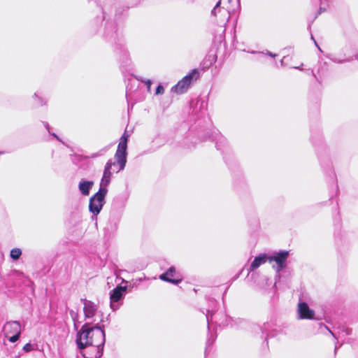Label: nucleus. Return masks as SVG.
I'll return each mask as SVG.
<instances>
[{"mask_svg": "<svg viewBox=\"0 0 358 358\" xmlns=\"http://www.w3.org/2000/svg\"><path fill=\"white\" fill-rule=\"evenodd\" d=\"M213 343V341H210V338H208L207 340V345H210Z\"/></svg>", "mask_w": 358, "mask_h": 358, "instance_id": "nucleus-32", "label": "nucleus"}, {"mask_svg": "<svg viewBox=\"0 0 358 358\" xmlns=\"http://www.w3.org/2000/svg\"><path fill=\"white\" fill-rule=\"evenodd\" d=\"M268 261V255L266 254H261L259 256L256 257L250 266V271H254L255 269L259 267L262 264L266 263Z\"/></svg>", "mask_w": 358, "mask_h": 358, "instance_id": "nucleus-14", "label": "nucleus"}, {"mask_svg": "<svg viewBox=\"0 0 358 358\" xmlns=\"http://www.w3.org/2000/svg\"><path fill=\"white\" fill-rule=\"evenodd\" d=\"M127 289V286H117L110 292V306L113 309V310H116L120 308V305L117 303V302L122 299V298L126 293Z\"/></svg>", "mask_w": 358, "mask_h": 358, "instance_id": "nucleus-5", "label": "nucleus"}, {"mask_svg": "<svg viewBox=\"0 0 358 358\" xmlns=\"http://www.w3.org/2000/svg\"><path fill=\"white\" fill-rule=\"evenodd\" d=\"M164 92V87L162 85H159L156 89L155 94L156 95L163 94Z\"/></svg>", "mask_w": 358, "mask_h": 358, "instance_id": "nucleus-22", "label": "nucleus"}, {"mask_svg": "<svg viewBox=\"0 0 358 358\" xmlns=\"http://www.w3.org/2000/svg\"><path fill=\"white\" fill-rule=\"evenodd\" d=\"M267 326H268V323L264 324V326L262 327V331L263 333H264L265 331H266L268 330Z\"/></svg>", "mask_w": 358, "mask_h": 358, "instance_id": "nucleus-28", "label": "nucleus"}, {"mask_svg": "<svg viewBox=\"0 0 358 358\" xmlns=\"http://www.w3.org/2000/svg\"><path fill=\"white\" fill-rule=\"evenodd\" d=\"M33 99L36 101V102L38 104H43V101L42 100V99L39 96L38 94V93H34V94L33 95Z\"/></svg>", "mask_w": 358, "mask_h": 358, "instance_id": "nucleus-21", "label": "nucleus"}, {"mask_svg": "<svg viewBox=\"0 0 358 358\" xmlns=\"http://www.w3.org/2000/svg\"><path fill=\"white\" fill-rule=\"evenodd\" d=\"M126 95H127V99H128V100H129V99H131V94H129V93H128V92H127V94H126Z\"/></svg>", "mask_w": 358, "mask_h": 358, "instance_id": "nucleus-33", "label": "nucleus"}, {"mask_svg": "<svg viewBox=\"0 0 358 358\" xmlns=\"http://www.w3.org/2000/svg\"><path fill=\"white\" fill-rule=\"evenodd\" d=\"M23 350L25 352H29L31 350V345L30 343H27L24 345Z\"/></svg>", "mask_w": 358, "mask_h": 358, "instance_id": "nucleus-26", "label": "nucleus"}, {"mask_svg": "<svg viewBox=\"0 0 358 358\" xmlns=\"http://www.w3.org/2000/svg\"><path fill=\"white\" fill-rule=\"evenodd\" d=\"M44 127H45V129L48 131V132H50V126H49V124L48 122H44Z\"/></svg>", "mask_w": 358, "mask_h": 358, "instance_id": "nucleus-30", "label": "nucleus"}, {"mask_svg": "<svg viewBox=\"0 0 358 358\" xmlns=\"http://www.w3.org/2000/svg\"><path fill=\"white\" fill-rule=\"evenodd\" d=\"M350 330H349L348 329H346V335H349L350 334Z\"/></svg>", "mask_w": 358, "mask_h": 358, "instance_id": "nucleus-34", "label": "nucleus"}, {"mask_svg": "<svg viewBox=\"0 0 358 358\" xmlns=\"http://www.w3.org/2000/svg\"><path fill=\"white\" fill-rule=\"evenodd\" d=\"M198 103H201V105H202V104H203V101L202 102L197 101V104Z\"/></svg>", "mask_w": 358, "mask_h": 358, "instance_id": "nucleus-35", "label": "nucleus"}, {"mask_svg": "<svg viewBox=\"0 0 358 358\" xmlns=\"http://www.w3.org/2000/svg\"><path fill=\"white\" fill-rule=\"evenodd\" d=\"M107 193L104 190H99L90 199L89 210L94 215H97L101 210L105 201Z\"/></svg>", "mask_w": 358, "mask_h": 358, "instance_id": "nucleus-3", "label": "nucleus"}, {"mask_svg": "<svg viewBox=\"0 0 358 358\" xmlns=\"http://www.w3.org/2000/svg\"><path fill=\"white\" fill-rule=\"evenodd\" d=\"M3 152H1V151H0V155H1V154H3Z\"/></svg>", "mask_w": 358, "mask_h": 358, "instance_id": "nucleus-37", "label": "nucleus"}, {"mask_svg": "<svg viewBox=\"0 0 358 358\" xmlns=\"http://www.w3.org/2000/svg\"><path fill=\"white\" fill-rule=\"evenodd\" d=\"M22 255V250L20 248H13L10 251V256L12 259L17 260Z\"/></svg>", "mask_w": 358, "mask_h": 358, "instance_id": "nucleus-17", "label": "nucleus"}, {"mask_svg": "<svg viewBox=\"0 0 358 358\" xmlns=\"http://www.w3.org/2000/svg\"><path fill=\"white\" fill-rule=\"evenodd\" d=\"M215 316V322L218 324L219 326H223V327H228L231 326L233 327L232 322L234 320L226 315H224V320L220 321V320L217 319V315L213 314L210 312V310H207V313L206 314V317L208 323V329H210V325L213 324V317Z\"/></svg>", "mask_w": 358, "mask_h": 358, "instance_id": "nucleus-8", "label": "nucleus"}, {"mask_svg": "<svg viewBox=\"0 0 358 358\" xmlns=\"http://www.w3.org/2000/svg\"><path fill=\"white\" fill-rule=\"evenodd\" d=\"M357 59H358V57H357Z\"/></svg>", "mask_w": 358, "mask_h": 358, "instance_id": "nucleus-38", "label": "nucleus"}, {"mask_svg": "<svg viewBox=\"0 0 358 358\" xmlns=\"http://www.w3.org/2000/svg\"><path fill=\"white\" fill-rule=\"evenodd\" d=\"M20 334L15 333V334H13V335L12 336H10L8 338V340L11 343H15L20 338Z\"/></svg>", "mask_w": 358, "mask_h": 358, "instance_id": "nucleus-20", "label": "nucleus"}, {"mask_svg": "<svg viewBox=\"0 0 358 358\" xmlns=\"http://www.w3.org/2000/svg\"><path fill=\"white\" fill-rule=\"evenodd\" d=\"M199 73L197 69H192L187 76L182 78L183 82L189 87L199 78Z\"/></svg>", "mask_w": 358, "mask_h": 358, "instance_id": "nucleus-15", "label": "nucleus"}, {"mask_svg": "<svg viewBox=\"0 0 358 358\" xmlns=\"http://www.w3.org/2000/svg\"><path fill=\"white\" fill-rule=\"evenodd\" d=\"M6 336L10 334L18 333L21 334V326L17 321H11L6 322L3 327Z\"/></svg>", "mask_w": 358, "mask_h": 358, "instance_id": "nucleus-11", "label": "nucleus"}, {"mask_svg": "<svg viewBox=\"0 0 358 358\" xmlns=\"http://www.w3.org/2000/svg\"><path fill=\"white\" fill-rule=\"evenodd\" d=\"M52 136H54L57 140H58L59 141L62 142V143H64L62 142V141L60 139V138L55 133H50V131L49 132Z\"/></svg>", "mask_w": 358, "mask_h": 358, "instance_id": "nucleus-29", "label": "nucleus"}, {"mask_svg": "<svg viewBox=\"0 0 358 358\" xmlns=\"http://www.w3.org/2000/svg\"><path fill=\"white\" fill-rule=\"evenodd\" d=\"M81 301L83 303V312L85 314V317L86 319L92 318L93 317L97 310V306L96 305L89 300H87L85 299H82Z\"/></svg>", "mask_w": 358, "mask_h": 358, "instance_id": "nucleus-10", "label": "nucleus"}, {"mask_svg": "<svg viewBox=\"0 0 358 358\" xmlns=\"http://www.w3.org/2000/svg\"><path fill=\"white\" fill-rule=\"evenodd\" d=\"M331 59L334 62H336V63H343V62H348L350 61L349 59H338L337 57L336 56H334L331 58Z\"/></svg>", "mask_w": 358, "mask_h": 358, "instance_id": "nucleus-23", "label": "nucleus"}, {"mask_svg": "<svg viewBox=\"0 0 358 358\" xmlns=\"http://www.w3.org/2000/svg\"><path fill=\"white\" fill-rule=\"evenodd\" d=\"M321 327H324L326 329H327L329 333L336 338V339H338L337 336H336V334L334 333H333L331 330H329V329L324 324H321Z\"/></svg>", "mask_w": 358, "mask_h": 358, "instance_id": "nucleus-27", "label": "nucleus"}, {"mask_svg": "<svg viewBox=\"0 0 358 358\" xmlns=\"http://www.w3.org/2000/svg\"><path fill=\"white\" fill-rule=\"evenodd\" d=\"M337 349H338V348H337V346L336 345V347H335V352H336Z\"/></svg>", "mask_w": 358, "mask_h": 358, "instance_id": "nucleus-36", "label": "nucleus"}, {"mask_svg": "<svg viewBox=\"0 0 358 358\" xmlns=\"http://www.w3.org/2000/svg\"><path fill=\"white\" fill-rule=\"evenodd\" d=\"M289 256V252L285 250L280 251L279 252H275L272 256H268V262H275V265H273V267L277 273L276 277L280 278V272L286 267L287 265V259Z\"/></svg>", "mask_w": 358, "mask_h": 358, "instance_id": "nucleus-4", "label": "nucleus"}, {"mask_svg": "<svg viewBox=\"0 0 358 358\" xmlns=\"http://www.w3.org/2000/svg\"><path fill=\"white\" fill-rule=\"evenodd\" d=\"M210 138H212V141H215V146L217 150H222V147L227 145L226 139L218 131H214Z\"/></svg>", "mask_w": 358, "mask_h": 358, "instance_id": "nucleus-13", "label": "nucleus"}, {"mask_svg": "<svg viewBox=\"0 0 358 358\" xmlns=\"http://www.w3.org/2000/svg\"><path fill=\"white\" fill-rule=\"evenodd\" d=\"M189 88L187 87L182 80H180L176 85L171 88V91L177 94H182L187 91Z\"/></svg>", "mask_w": 358, "mask_h": 358, "instance_id": "nucleus-16", "label": "nucleus"}, {"mask_svg": "<svg viewBox=\"0 0 358 358\" xmlns=\"http://www.w3.org/2000/svg\"><path fill=\"white\" fill-rule=\"evenodd\" d=\"M93 185L94 182L92 180L82 179L78 184V189L83 196H88Z\"/></svg>", "mask_w": 358, "mask_h": 358, "instance_id": "nucleus-12", "label": "nucleus"}, {"mask_svg": "<svg viewBox=\"0 0 358 358\" xmlns=\"http://www.w3.org/2000/svg\"><path fill=\"white\" fill-rule=\"evenodd\" d=\"M252 53H258V54H266L271 57H276V54H273L271 52H269V51H266V52H252Z\"/></svg>", "mask_w": 358, "mask_h": 358, "instance_id": "nucleus-25", "label": "nucleus"}, {"mask_svg": "<svg viewBox=\"0 0 358 358\" xmlns=\"http://www.w3.org/2000/svg\"><path fill=\"white\" fill-rule=\"evenodd\" d=\"M311 38L313 40V41H314V43H315V45L318 48V49H319L320 50H320V47L318 46V45H317V42L315 41V40L314 39V38H313V36H311Z\"/></svg>", "mask_w": 358, "mask_h": 358, "instance_id": "nucleus-31", "label": "nucleus"}, {"mask_svg": "<svg viewBox=\"0 0 358 358\" xmlns=\"http://www.w3.org/2000/svg\"><path fill=\"white\" fill-rule=\"evenodd\" d=\"M69 314H70L71 317H72V320H73L74 329L76 330H78V313H76L73 310H69Z\"/></svg>", "mask_w": 358, "mask_h": 358, "instance_id": "nucleus-18", "label": "nucleus"}, {"mask_svg": "<svg viewBox=\"0 0 358 358\" xmlns=\"http://www.w3.org/2000/svg\"><path fill=\"white\" fill-rule=\"evenodd\" d=\"M159 279L173 285H178L182 280L181 276L176 273L174 266H171L165 273L161 274Z\"/></svg>", "mask_w": 358, "mask_h": 358, "instance_id": "nucleus-7", "label": "nucleus"}, {"mask_svg": "<svg viewBox=\"0 0 358 358\" xmlns=\"http://www.w3.org/2000/svg\"><path fill=\"white\" fill-rule=\"evenodd\" d=\"M221 1H219L211 11V15L217 17L221 23H226L231 17L228 10L220 6Z\"/></svg>", "mask_w": 358, "mask_h": 358, "instance_id": "nucleus-6", "label": "nucleus"}, {"mask_svg": "<svg viewBox=\"0 0 358 358\" xmlns=\"http://www.w3.org/2000/svg\"><path fill=\"white\" fill-rule=\"evenodd\" d=\"M129 135L125 131L124 133L120 138L116 152L115 154V162L108 160L106 163L100 182L99 190H104L106 193L108 192V185L110 184L112 171L115 173L123 170L126 166L127 157V142Z\"/></svg>", "mask_w": 358, "mask_h": 358, "instance_id": "nucleus-2", "label": "nucleus"}, {"mask_svg": "<svg viewBox=\"0 0 358 358\" xmlns=\"http://www.w3.org/2000/svg\"><path fill=\"white\" fill-rule=\"evenodd\" d=\"M87 348V349L86 350H85L84 352H82V355L84 358L87 357L86 355L91 356L90 355H96L94 350L92 349V345H89Z\"/></svg>", "mask_w": 358, "mask_h": 358, "instance_id": "nucleus-19", "label": "nucleus"}, {"mask_svg": "<svg viewBox=\"0 0 358 358\" xmlns=\"http://www.w3.org/2000/svg\"><path fill=\"white\" fill-rule=\"evenodd\" d=\"M141 80L147 85L148 91L150 92V87H151L152 81L150 80H149V79Z\"/></svg>", "mask_w": 358, "mask_h": 358, "instance_id": "nucleus-24", "label": "nucleus"}, {"mask_svg": "<svg viewBox=\"0 0 358 358\" xmlns=\"http://www.w3.org/2000/svg\"><path fill=\"white\" fill-rule=\"evenodd\" d=\"M104 326L102 327L97 324L91 327L88 322L84 324L80 330H78L76 342L80 350H86L92 345L96 355H86V358H100L103 355V348L106 341Z\"/></svg>", "mask_w": 358, "mask_h": 358, "instance_id": "nucleus-1", "label": "nucleus"}, {"mask_svg": "<svg viewBox=\"0 0 358 358\" xmlns=\"http://www.w3.org/2000/svg\"><path fill=\"white\" fill-rule=\"evenodd\" d=\"M299 317L300 319H313L315 311L310 309L306 302H300L298 304Z\"/></svg>", "mask_w": 358, "mask_h": 358, "instance_id": "nucleus-9", "label": "nucleus"}]
</instances>
